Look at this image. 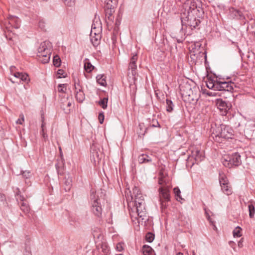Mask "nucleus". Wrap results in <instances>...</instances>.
Returning a JSON list of instances; mask_svg holds the SVG:
<instances>
[{"mask_svg": "<svg viewBox=\"0 0 255 255\" xmlns=\"http://www.w3.org/2000/svg\"><path fill=\"white\" fill-rule=\"evenodd\" d=\"M166 173L161 169L159 174L158 184L161 185L159 188V195H160L165 200H170L169 188L170 185L168 178L166 177Z\"/></svg>", "mask_w": 255, "mask_h": 255, "instance_id": "obj_1", "label": "nucleus"}, {"mask_svg": "<svg viewBox=\"0 0 255 255\" xmlns=\"http://www.w3.org/2000/svg\"><path fill=\"white\" fill-rule=\"evenodd\" d=\"M211 130L214 135L213 137H215V139L219 142L222 141H220L218 138H231L233 135V129L229 126L223 124L218 126L215 125V127H212Z\"/></svg>", "mask_w": 255, "mask_h": 255, "instance_id": "obj_2", "label": "nucleus"}, {"mask_svg": "<svg viewBox=\"0 0 255 255\" xmlns=\"http://www.w3.org/2000/svg\"><path fill=\"white\" fill-rule=\"evenodd\" d=\"M51 50L52 45L49 41H45L41 43L37 50L38 60L43 63H48L50 60Z\"/></svg>", "mask_w": 255, "mask_h": 255, "instance_id": "obj_3", "label": "nucleus"}, {"mask_svg": "<svg viewBox=\"0 0 255 255\" xmlns=\"http://www.w3.org/2000/svg\"><path fill=\"white\" fill-rule=\"evenodd\" d=\"M136 213L138 217L134 215V213L130 214L132 222L137 227H139V225H141L143 222H145L147 220V216L146 215L145 204L135 205ZM135 214V213L134 214Z\"/></svg>", "mask_w": 255, "mask_h": 255, "instance_id": "obj_4", "label": "nucleus"}, {"mask_svg": "<svg viewBox=\"0 0 255 255\" xmlns=\"http://www.w3.org/2000/svg\"><path fill=\"white\" fill-rule=\"evenodd\" d=\"M184 4L188 14L197 15L198 13H200L203 12L201 7V2L199 0H186L184 2Z\"/></svg>", "mask_w": 255, "mask_h": 255, "instance_id": "obj_5", "label": "nucleus"}, {"mask_svg": "<svg viewBox=\"0 0 255 255\" xmlns=\"http://www.w3.org/2000/svg\"><path fill=\"white\" fill-rule=\"evenodd\" d=\"M223 165L229 168L233 166H239L241 164V156L238 153H235L232 155H225L222 159Z\"/></svg>", "mask_w": 255, "mask_h": 255, "instance_id": "obj_6", "label": "nucleus"}, {"mask_svg": "<svg viewBox=\"0 0 255 255\" xmlns=\"http://www.w3.org/2000/svg\"><path fill=\"white\" fill-rule=\"evenodd\" d=\"M91 198L93 200L92 211L96 216L100 217L102 215V208L100 202H99L100 201L99 196H97L96 194L92 192L91 195Z\"/></svg>", "mask_w": 255, "mask_h": 255, "instance_id": "obj_7", "label": "nucleus"}, {"mask_svg": "<svg viewBox=\"0 0 255 255\" xmlns=\"http://www.w3.org/2000/svg\"><path fill=\"white\" fill-rule=\"evenodd\" d=\"M204 158V154L203 151L197 147H194L191 150V153L189 156L190 160L194 159L198 163L202 161Z\"/></svg>", "mask_w": 255, "mask_h": 255, "instance_id": "obj_8", "label": "nucleus"}, {"mask_svg": "<svg viewBox=\"0 0 255 255\" xmlns=\"http://www.w3.org/2000/svg\"><path fill=\"white\" fill-rule=\"evenodd\" d=\"M95 30L96 27L94 26V25H92L90 34V39L92 43L94 46L99 44L101 38V29H99L98 30V33H96Z\"/></svg>", "mask_w": 255, "mask_h": 255, "instance_id": "obj_9", "label": "nucleus"}, {"mask_svg": "<svg viewBox=\"0 0 255 255\" xmlns=\"http://www.w3.org/2000/svg\"><path fill=\"white\" fill-rule=\"evenodd\" d=\"M13 76L16 79V80H15L11 78H10V81L13 83H19L21 81L27 82L29 80L28 75L25 73L18 72H14Z\"/></svg>", "mask_w": 255, "mask_h": 255, "instance_id": "obj_10", "label": "nucleus"}, {"mask_svg": "<svg viewBox=\"0 0 255 255\" xmlns=\"http://www.w3.org/2000/svg\"><path fill=\"white\" fill-rule=\"evenodd\" d=\"M233 85L232 83L218 81L217 91L232 92L233 90Z\"/></svg>", "mask_w": 255, "mask_h": 255, "instance_id": "obj_11", "label": "nucleus"}, {"mask_svg": "<svg viewBox=\"0 0 255 255\" xmlns=\"http://www.w3.org/2000/svg\"><path fill=\"white\" fill-rule=\"evenodd\" d=\"M61 107L66 112H68L70 109L68 108L70 107L73 103L72 99H69L68 97H63L61 100Z\"/></svg>", "mask_w": 255, "mask_h": 255, "instance_id": "obj_12", "label": "nucleus"}, {"mask_svg": "<svg viewBox=\"0 0 255 255\" xmlns=\"http://www.w3.org/2000/svg\"><path fill=\"white\" fill-rule=\"evenodd\" d=\"M91 154L95 162H99L103 156L102 151L95 145L91 147Z\"/></svg>", "mask_w": 255, "mask_h": 255, "instance_id": "obj_13", "label": "nucleus"}, {"mask_svg": "<svg viewBox=\"0 0 255 255\" xmlns=\"http://www.w3.org/2000/svg\"><path fill=\"white\" fill-rule=\"evenodd\" d=\"M118 0H107L105 8L107 9V13L111 15L114 12V9L117 6Z\"/></svg>", "mask_w": 255, "mask_h": 255, "instance_id": "obj_14", "label": "nucleus"}, {"mask_svg": "<svg viewBox=\"0 0 255 255\" xmlns=\"http://www.w3.org/2000/svg\"><path fill=\"white\" fill-rule=\"evenodd\" d=\"M75 88L76 99L78 102L82 103L85 99V94L79 84L75 85Z\"/></svg>", "mask_w": 255, "mask_h": 255, "instance_id": "obj_15", "label": "nucleus"}, {"mask_svg": "<svg viewBox=\"0 0 255 255\" xmlns=\"http://www.w3.org/2000/svg\"><path fill=\"white\" fill-rule=\"evenodd\" d=\"M194 15H192V14H188V16L186 17L187 18V24L191 28H196L200 23V20L196 19V17H194Z\"/></svg>", "mask_w": 255, "mask_h": 255, "instance_id": "obj_16", "label": "nucleus"}, {"mask_svg": "<svg viewBox=\"0 0 255 255\" xmlns=\"http://www.w3.org/2000/svg\"><path fill=\"white\" fill-rule=\"evenodd\" d=\"M17 200L21 201L20 204L21 210L25 214L28 213L30 211V208L27 202L24 201V197L21 195L19 196L17 195Z\"/></svg>", "mask_w": 255, "mask_h": 255, "instance_id": "obj_17", "label": "nucleus"}, {"mask_svg": "<svg viewBox=\"0 0 255 255\" xmlns=\"http://www.w3.org/2000/svg\"><path fill=\"white\" fill-rule=\"evenodd\" d=\"M217 105L218 109L222 111L224 113H226L228 110L231 108V104L227 103L225 101L222 100H218Z\"/></svg>", "mask_w": 255, "mask_h": 255, "instance_id": "obj_18", "label": "nucleus"}, {"mask_svg": "<svg viewBox=\"0 0 255 255\" xmlns=\"http://www.w3.org/2000/svg\"><path fill=\"white\" fill-rule=\"evenodd\" d=\"M137 59L136 54H133L131 58L130 62L129 64L128 68L131 70V73L133 76L136 75V61Z\"/></svg>", "mask_w": 255, "mask_h": 255, "instance_id": "obj_19", "label": "nucleus"}, {"mask_svg": "<svg viewBox=\"0 0 255 255\" xmlns=\"http://www.w3.org/2000/svg\"><path fill=\"white\" fill-rule=\"evenodd\" d=\"M230 13L232 16L233 17L238 18V19H242L244 18V16L242 11L239 10H237L233 7H231L230 8Z\"/></svg>", "mask_w": 255, "mask_h": 255, "instance_id": "obj_20", "label": "nucleus"}, {"mask_svg": "<svg viewBox=\"0 0 255 255\" xmlns=\"http://www.w3.org/2000/svg\"><path fill=\"white\" fill-rule=\"evenodd\" d=\"M218 83V81L209 78L206 81V86L209 89L217 91Z\"/></svg>", "mask_w": 255, "mask_h": 255, "instance_id": "obj_21", "label": "nucleus"}, {"mask_svg": "<svg viewBox=\"0 0 255 255\" xmlns=\"http://www.w3.org/2000/svg\"><path fill=\"white\" fill-rule=\"evenodd\" d=\"M201 44L199 42H196L191 46V49L190 50V51L191 52L193 53V55H196L201 52Z\"/></svg>", "mask_w": 255, "mask_h": 255, "instance_id": "obj_22", "label": "nucleus"}, {"mask_svg": "<svg viewBox=\"0 0 255 255\" xmlns=\"http://www.w3.org/2000/svg\"><path fill=\"white\" fill-rule=\"evenodd\" d=\"M138 160L140 163H143L151 161L152 158L146 154H142L138 156Z\"/></svg>", "mask_w": 255, "mask_h": 255, "instance_id": "obj_23", "label": "nucleus"}, {"mask_svg": "<svg viewBox=\"0 0 255 255\" xmlns=\"http://www.w3.org/2000/svg\"><path fill=\"white\" fill-rule=\"evenodd\" d=\"M72 179L69 175L65 177L64 181V189L66 191H69L72 187Z\"/></svg>", "mask_w": 255, "mask_h": 255, "instance_id": "obj_24", "label": "nucleus"}, {"mask_svg": "<svg viewBox=\"0 0 255 255\" xmlns=\"http://www.w3.org/2000/svg\"><path fill=\"white\" fill-rule=\"evenodd\" d=\"M84 69L88 73L91 72L94 68V66L90 63L88 59H85L84 60Z\"/></svg>", "mask_w": 255, "mask_h": 255, "instance_id": "obj_25", "label": "nucleus"}, {"mask_svg": "<svg viewBox=\"0 0 255 255\" xmlns=\"http://www.w3.org/2000/svg\"><path fill=\"white\" fill-rule=\"evenodd\" d=\"M97 82L101 86H106L107 82L106 81V76L104 75H98L96 77Z\"/></svg>", "mask_w": 255, "mask_h": 255, "instance_id": "obj_26", "label": "nucleus"}, {"mask_svg": "<svg viewBox=\"0 0 255 255\" xmlns=\"http://www.w3.org/2000/svg\"><path fill=\"white\" fill-rule=\"evenodd\" d=\"M219 181L221 187H222V185H227L229 184L227 177L223 173H220L219 174Z\"/></svg>", "mask_w": 255, "mask_h": 255, "instance_id": "obj_27", "label": "nucleus"}, {"mask_svg": "<svg viewBox=\"0 0 255 255\" xmlns=\"http://www.w3.org/2000/svg\"><path fill=\"white\" fill-rule=\"evenodd\" d=\"M221 189L223 193L227 195H231L232 193V189L229 184L227 185H222Z\"/></svg>", "mask_w": 255, "mask_h": 255, "instance_id": "obj_28", "label": "nucleus"}, {"mask_svg": "<svg viewBox=\"0 0 255 255\" xmlns=\"http://www.w3.org/2000/svg\"><path fill=\"white\" fill-rule=\"evenodd\" d=\"M153 250L147 245H144L142 248V253L144 255H150L152 254Z\"/></svg>", "mask_w": 255, "mask_h": 255, "instance_id": "obj_29", "label": "nucleus"}, {"mask_svg": "<svg viewBox=\"0 0 255 255\" xmlns=\"http://www.w3.org/2000/svg\"><path fill=\"white\" fill-rule=\"evenodd\" d=\"M134 199L135 205L145 204L144 198L142 195H140L139 196L136 195V197H134Z\"/></svg>", "mask_w": 255, "mask_h": 255, "instance_id": "obj_30", "label": "nucleus"}, {"mask_svg": "<svg viewBox=\"0 0 255 255\" xmlns=\"http://www.w3.org/2000/svg\"><path fill=\"white\" fill-rule=\"evenodd\" d=\"M166 111L168 112H171L173 110L174 105L172 102L169 99H166Z\"/></svg>", "mask_w": 255, "mask_h": 255, "instance_id": "obj_31", "label": "nucleus"}, {"mask_svg": "<svg viewBox=\"0 0 255 255\" xmlns=\"http://www.w3.org/2000/svg\"><path fill=\"white\" fill-rule=\"evenodd\" d=\"M19 21L17 17L11 16L9 19V22L11 24H12L13 22H15V25H13V26L16 28H18L19 27Z\"/></svg>", "mask_w": 255, "mask_h": 255, "instance_id": "obj_32", "label": "nucleus"}, {"mask_svg": "<svg viewBox=\"0 0 255 255\" xmlns=\"http://www.w3.org/2000/svg\"><path fill=\"white\" fill-rule=\"evenodd\" d=\"M242 229L238 226L236 228H235L233 232V236L234 237H240L242 236L241 231Z\"/></svg>", "mask_w": 255, "mask_h": 255, "instance_id": "obj_33", "label": "nucleus"}, {"mask_svg": "<svg viewBox=\"0 0 255 255\" xmlns=\"http://www.w3.org/2000/svg\"><path fill=\"white\" fill-rule=\"evenodd\" d=\"M248 209L249 211V216L251 218H253L255 216V209L254 206L250 204L248 205Z\"/></svg>", "mask_w": 255, "mask_h": 255, "instance_id": "obj_34", "label": "nucleus"}, {"mask_svg": "<svg viewBox=\"0 0 255 255\" xmlns=\"http://www.w3.org/2000/svg\"><path fill=\"white\" fill-rule=\"evenodd\" d=\"M108 98H104L102 99L99 102V104L104 109H106L107 107V103H108Z\"/></svg>", "mask_w": 255, "mask_h": 255, "instance_id": "obj_35", "label": "nucleus"}, {"mask_svg": "<svg viewBox=\"0 0 255 255\" xmlns=\"http://www.w3.org/2000/svg\"><path fill=\"white\" fill-rule=\"evenodd\" d=\"M53 62L55 66H60L61 64V59L58 55H56L54 57Z\"/></svg>", "mask_w": 255, "mask_h": 255, "instance_id": "obj_36", "label": "nucleus"}, {"mask_svg": "<svg viewBox=\"0 0 255 255\" xmlns=\"http://www.w3.org/2000/svg\"><path fill=\"white\" fill-rule=\"evenodd\" d=\"M132 194H133L132 196H134V197H136V195H138V196H139L140 195H142L139 189L138 188H137L136 187H134V188L133 189ZM132 196H131V198L133 199V197Z\"/></svg>", "mask_w": 255, "mask_h": 255, "instance_id": "obj_37", "label": "nucleus"}, {"mask_svg": "<svg viewBox=\"0 0 255 255\" xmlns=\"http://www.w3.org/2000/svg\"><path fill=\"white\" fill-rule=\"evenodd\" d=\"M58 91L59 92L65 93L66 91V85L64 84H60L58 85Z\"/></svg>", "mask_w": 255, "mask_h": 255, "instance_id": "obj_38", "label": "nucleus"}, {"mask_svg": "<svg viewBox=\"0 0 255 255\" xmlns=\"http://www.w3.org/2000/svg\"><path fill=\"white\" fill-rule=\"evenodd\" d=\"M154 238V235L151 233H148L146 235V240L149 243L152 242L153 241Z\"/></svg>", "mask_w": 255, "mask_h": 255, "instance_id": "obj_39", "label": "nucleus"}, {"mask_svg": "<svg viewBox=\"0 0 255 255\" xmlns=\"http://www.w3.org/2000/svg\"><path fill=\"white\" fill-rule=\"evenodd\" d=\"M57 78H61L62 77H65L66 76V74L65 71L62 69H59L57 71Z\"/></svg>", "mask_w": 255, "mask_h": 255, "instance_id": "obj_40", "label": "nucleus"}, {"mask_svg": "<svg viewBox=\"0 0 255 255\" xmlns=\"http://www.w3.org/2000/svg\"><path fill=\"white\" fill-rule=\"evenodd\" d=\"M160 204H161V208L162 209H165L166 207V202H168V201L165 200V199L163 198L160 195Z\"/></svg>", "mask_w": 255, "mask_h": 255, "instance_id": "obj_41", "label": "nucleus"}, {"mask_svg": "<svg viewBox=\"0 0 255 255\" xmlns=\"http://www.w3.org/2000/svg\"><path fill=\"white\" fill-rule=\"evenodd\" d=\"M39 27L42 30H45V23L44 20H40L38 23Z\"/></svg>", "mask_w": 255, "mask_h": 255, "instance_id": "obj_42", "label": "nucleus"}, {"mask_svg": "<svg viewBox=\"0 0 255 255\" xmlns=\"http://www.w3.org/2000/svg\"><path fill=\"white\" fill-rule=\"evenodd\" d=\"M22 176L27 179V178H29L31 176V174L30 173V172L29 171H22Z\"/></svg>", "mask_w": 255, "mask_h": 255, "instance_id": "obj_43", "label": "nucleus"}, {"mask_svg": "<svg viewBox=\"0 0 255 255\" xmlns=\"http://www.w3.org/2000/svg\"><path fill=\"white\" fill-rule=\"evenodd\" d=\"M19 117L20 118L16 121V123L17 124L22 125L24 121V117L23 114L20 115Z\"/></svg>", "mask_w": 255, "mask_h": 255, "instance_id": "obj_44", "label": "nucleus"}, {"mask_svg": "<svg viewBox=\"0 0 255 255\" xmlns=\"http://www.w3.org/2000/svg\"><path fill=\"white\" fill-rule=\"evenodd\" d=\"M174 193L176 196L179 197L180 198H181L180 197V189L178 187H176L174 188Z\"/></svg>", "mask_w": 255, "mask_h": 255, "instance_id": "obj_45", "label": "nucleus"}, {"mask_svg": "<svg viewBox=\"0 0 255 255\" xmlns=\"http://www.w3.org/2000/svg\"><path fill=\"white\" fill-rule=\"evenodd\" d=\"M99 120L100 124H102L104 121V115L103 113H100L99 115Z\"/></svg>", "mask_w": 255, "mask_h": 255, "instance_id": "obj_46", "label": "nucleus"}, {"mask_svg": "<svg viewBox=\"0 0 255 255\" xmlns=\"http://www.w3.org/2000/svg\"><path fill=\"white\" fill-rule=\"evenodd\" d=\"M117 250L119 252H122L124 250L123 244L122 243H118L117 245Z\"/></svg>", "mask_w": 255, "mask_h": 255, "instance_id": "obj_47", "label": "nucleus"}, {"mask_svg": "<svg viewBox=\"0 0 255 255\" xmlns=\"http://www.w3.org/2000/svg\"><path fill=\"white\" fill-rule=\"evenodd\" d=\"M102 248H103V252L106 254H107L109 253V249L108 247H107V246L106 245H105L104 246H103L102 247Z\"/></svg>", "mask_w": 255, "mask_h": 255, "instance_id": "obj_48", "label": "nucleus"}, {"mask_svg": "<svg viewBox=\"0 0 255 255\" xmlns=\"http://www.w3.org/2000/svg\"><path fill=\"white\" fill-rule=\"evenodd\" d=\"M244 239L242 238L238 243V246L240 248H242L243 247Z\"/></svg>", "mask_w": 255, "mask_h": 255, "instance_id": "obj_49", "label": "nucleus"}, {"mask_svg": "<svg viewBox=\"0 0 255 255\" xmlns=\"http://www.w3.org/2000/svg\"><path fill=\"white\" fill-rule=\"evenodd\" d=\"M63 0L64 1L65 4H66L68 6H71L73 3V2L72 1V0Z\"/></svg>", "mask_w": 255, "mask_h": 255, "instance_id": "obj_50", "label": "nucleus"}, {"mask_svg": "<svg viewBox=\"0 0 255 255\" xmlns=\"http://www.w3.org/2000/svg\"><path fill=\"white\" fill-rule=\"evenodd\" d=\"M45 123L44 122V119L43 118H42V124H41V128H42V131L43 132L44 129V127L45 126Z\"/></svg>", "mask_w": 255, "mask_h": 255, "instance_id": "obj_51", "label": "nucleus"}, {"mask_svg": "<svg viewBox=\"0 0 255 255\" xmlns=\"http://www.w3.org/2000/svg\"><path fill=\"white\" fill-rule=\"evenodd\" d=\"M229 244L231 246V247L233 248V249L234 250H235V247H234V246L235 245V243L234 242H233V241H230L229 242Z\"/></svg>", "mask_w": 255, "mask_h": 255, "instance_id": "obj_52", "label": "nucleus"}, {"mask_svg": "<svg viewBox=\"0 0 255 255\" xmlns=\"http://www.w3.org/2000/svg\"><path fill=\"white\" fill-rule=\"evenodd\" d=\"M207 94L210 96H215V94L214 93H212V92H208L207 93Z\"/></svg>", "mask_w": 255, "mask_h": 255, "instance_id": "obj_53", "label": "nucleus"}, {"mask_svg": "<svg viewBox=\"0 0 255 255\" xmlns=\"http://www.w3.org/2000/svg\"><path fill=\"white\" fill-rule=\"evenodd\" d=\"M42 136L44 138L46 139V138L47 137V135H46V134L44 132V131H43V132L42 131Z\"/></svg>", "mask_w": 255, "mask_h": 255, "instance_id": "obj_54", "label": "nucleus"}, {"mask_svg": "<svg viewBox=\"0 0 255 255\" xmlns=\"http://www.w3.org/2000/svg\"><path fill=\"white\" fill-rule=\"evenodd\" d=\"M99 29H100L101 30V26H100L99 27H98V28L97 29V28H96V30H95L96 31H96V33H98V30H99Z\"/></svg>", "mask_w": 255, "mask_h": 255, "instance_id": "obj_55", "label": "nucleus"}, {"mask_svg": "<svg viewBox=\"0 0 255 255\" xmlns=\"http://www.w3.org/2000/svg\"><path fill=\"white\" fill-rule=\"evenodd\" d=\"M139 127L141 129V128H142V127H143V126L141 124H139Z\"/></svg>", "mask_w": 255, "mask_h": 255, "instance_id": "obj_56", "label": "nucleus"}, {"mask_svg": "<svg viewBox=\"0 0 255 255\" xmlns=\"http://www.w3.org/2000/svg\"><path fill=\"white\" fill-rule=\"evenodd\" d=\"M183 255V254H182V253H177V255Z\"/></svg>", "mask_w": 255, "mask_h": 255, "instance_id": "obj_57", "label": "nucleus"}, {"mask_svg": "<svg viewBox=\"0 0 255 255\" xmlns=\"http://www.w3.org/2000/svg\"><path fill=\"white\" fill-rule=\"evenodd\" d=\"M106 10L107 11V9H106ZM106 14H107H107H109V16H108V17H110V16H111V15L112 14V13L111 15H110L109 13H106Z\"/></svg>", "mask_w": 255, "mask_h": 255, "instance_id": "obj_58", "label": "nucleus"}, {"mask_svg": "<svg viewBox=\"0 0 255 255\" xmlns=\"http://www.w3.org/2000/svg\"><path fill=\"white\" fill-rule=\"evenodd\" d=\"M193 255H195V252L194 251L193 252Z\"/></svg>", "mask_w": 255, "mask_h": 255, "instance_id": "obj_59", "label": "nucleus"}, {"mask_svg": "<svg viewBox=\"0 0 255 255\" xmlns=\"http://www.w3.org/2000/svg\"><path fill=\"white\" fill-rule=\"evenodd\" d=\"M12 67H11V68H10V70H11V71H12Z\"/></svg>", "mask_w": 255, "mask_h": 255, "instance_id": "obj_60", "label": "nucleus"}, {"mask_svg": "<svg viewBox=\"0 0 255 255\" xmlns=\"http://www.w3.org/2000/svg\"><path fill=\"white\" fill-rule=\"evenodd\" d=\"M140 133V134H144V133Z\"/></svg>", "mask_w": 255, "mask_h": 255, "instance_id": "obj_61", "label": "nucleus"}, {"mask_svg": "<svg viewBox=\"0 0 255 255\" xmlns=\"http://www.w3.org/2000/svg\"><path fill=\"white\" fill-rule=\"evenodd\" d=\"M123 255L122 254H119V255Z\"/></svg>", "mask_w": 255, "mask_h": 255, "instance_id": "obj_62", "label": "nucleus"}]
</instances>
